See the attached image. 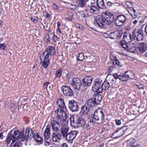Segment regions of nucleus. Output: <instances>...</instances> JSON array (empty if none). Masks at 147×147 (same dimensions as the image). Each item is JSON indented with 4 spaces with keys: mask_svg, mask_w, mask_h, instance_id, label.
Segmentation results:
<instances>
[{
    "mask_svg": "<svg viewBox=\"0 0 147 147\" xmlns=\"http://www.w3.org/2000/svg\"><path fill=\"white\" fill-rule=\"evenodd\" d=\"M109 34L107 33H104L103 35V36L105 38H107L109 36Z\"/></svg>",
    "mask_w": 147,
    "mask_h": 147,
    "instance_id": "54",
    "label": "nucleus"
},
{
    "mask_svg": "<svg viewBox=\"0 0 147 147\" xmlns=\"http://www.w3.org/2000/svg\"><path fill=\"white\" fill-rule=\"evenodd\" d=\"M129 43L125 42H124V41H120L121 45L123 48H124V49H125L127 51H129V50L131 52H134L133 50L135 49V50H136V47H134L133 48H131V49H130L129 46L127 44Z\"/></svg>",
    "mask_w": 147,
    "mask_h": 147,
    "instance_id": "27",
    "label": "nucleus"
},
{
    "mask_svg": "<svg viewBox=\"0 0 147 147\" xmlns=\"http://www.w3.org/2000/svg\"><path fill=\"white\" fill-rule=\"evenodd\" d=\"M70 125L73 127L76 128L79 126L82 127H84L86 124L85 121L81 117L73 116L70 118Z\"/></svg>",
    "mask_w": 147,
    "mask_h": 147,
    "instance_id": "4",
    "label": "nucleus"
},
{
    "mask_svg": "<svg viewBox=\"0 0 147 147\" xmlns=\"http://www.w3.org/2000/svg\"><path fill=\"white\" fill-rule=\"evenodd\" d=\"M63 70L61 68H60L57 70L55 72V76L57 78H60L61 76Z\"/></svg>",
    "mask_w": 147,
    "mask_h": 147,
    "instance_id": "35",
    "label": "nucleus"
},
{
    "mask_svg": "<svg viewBox=\"0 0 147 147\" xmlns=\"http://www.w3.org/2000/svg\"><path fill=\"white\" fill-rule=\"evenodd\" d=\"M123 39L124 42L127 43H130L133 40L131 34L127 32H124Z\"/></svg>",
    "mask_w": 147,
    "mask_h": 147,
    "instance_id": "21",
    "label": "nucleus"
},
{
    "mask_svg": "<svg viewBox=\"0 0 147 147\" xmlns=\"http://www.w3.org/2000/svg\"><path fill=\"white\" fill-rule=\"evenodd\" d=\"M8 134H7V136L6 138V141L7 144H9L11 141V140L12 142L11 143V147H20V141L19 140L18 141H13L12 140V138L9 137Z\"/></svg>",
    "mask_w": 147,
    "mask_h": 147,
    "instance_id": "17",
    "label": "nucleus"
},
{
    "mask_svg": "<svg viewBox=\"0 0 147 147\" xmlns=\"http://www.w3.org/2000/svg\"><path fill=\"white\" fill-rule=\"evenodd\" d=\"M101 87H102V90H108L110 87L109 83L107 81H105L102 84L101 83Z\"/></svg>",
    "mask_w": 147,
    "mask_h": 147,
    "instance_id": "32",
    "label": "nucleus"
},
{
    "mask_svg": "<svg viewBox=\"0 0 147 147\" xmlns=\"http://www.w3.org/2000/svg\"><path fill=\"white\" fill-rule=\"evenodd\" d=\"M69 130V127L66 126H63L61 127L60 131L61 135L63 138H66L68 134Z\"/></svg>",
    "mask_w": 147,
    "mask_h": 147,
    "instance_id": "23",
    "label": "nucleus"
},
{
    "mask_svg": "<svg viewBox=\"0 0 147 147\" xmlns=\"http://www.w3.org/2000/svg\"><path fill=\"white\" fill-rule=\"evenodd\" d=\"M46 37L47 38V41H48V42H50V40L49 39V38H50V37L49 36V34L48 35V37H47V36H46Z\"/></svg>",
    "mask_w": 147,
    "mask_h": 147,
    "instance_id": "60",
    "label": "nucleus"
},
{
    "mask_svg": "<svg viewBox=\"0 0 147 147\" xmlns=\"http://www.w3.org/2000/svg\"><path fill=\"white\" fill-rule=\"evenodd\" d=\"M114 63V64L116 65L119 68H120V67H122V65L120 64L119 61L118 60H116L115 61V62L113 61V63Z\"/></svg>",
    "mask_w": 147,
    "mask_h": 147,
    "instance_id": "42",
    "label": "nucleus"
},
{
    "mask_svg": "<svg viewBox=\"0 0 147 147\" xmlns=\"http://www.w3.org/2000/svg\"><path fill=\"white\" fill-rule=\"evenodd\" d=\"M6 48V45L5 43L0 44V49L3 50H5V48Z\"/></svg>",
    "mask_w": 147,
    "mask_h": 147,
    "instance_id": "45",
    "label": "nucleus"
},
{
    "mask_svg": "<svg viewBox=\"0 0 147 147\" xmlns=\"http://www.w3.org/2000/svg\"><path fill=\"white\" fill-rule=\"evenodd\" d=\"M56 53L55 48L52 46H48L44 52L41 54L43 56H45L46 58H49V56L54 55Z\"/></svg>",
    "mask_w": 147,
    "mask_h": 147,
    "instance_id": "8",
    "label": "nucleus"
},
{
    "mask_svg": "<svg viewBox=\"0 0 147 147\" xmlns=\"http://www.w3.org/2000/svg\"><path fill=\"white\" fill-rule=\"evenodd\" d=\"M88 6L90 8L89 11L90 13L98 14L99 13L100 9L97 7L96 5V1L94 0H92Z\"/></svg>",
    "mask_w": 147,
    "mask_h": 147,
    "instance_id": "10",
    "label": "nucleus"
},
{
    "mask_svg": "<svg viewBox=\"0 0 147 147\" xmlns=\"http://www.w3.org/2000/svg\"><path fill=\"white\" fill-rule=\"evenodd\" d=\"M113 14L108 11L103 12L101 16H98L95 19V25L100 28H106V25H110L114 21Z\"/></svg>",
    "mask_w": 147,
    "mask_h": 147,
    "instance_id": "2",
    "label": "nucleus"
},
{
    "mask_svg": "<svg viewBox=\"0 0 147 147\" xmlns=\"http://www.w3.org/2000/svg\"><path fill=\"white\" fill-rule=\"evenodd\" d=\"M56 32L57 33L58 32H59L60 33H61V32L59 28H57V29L56 30Z\"/></svg>",
    "mask_w": 147,
    "mask_h": 147,
    "instance_id": "62",
    "label": "nucleus"
},
{
    "mask_svg": "<svg viewBox=\"0 0 147 147\" xmlns=\"http://www.w3.org/2000/svg\"><path fill=\"white\" fill-rule=\"evenodd\" d=\"M142 28L143 26L140 29H136L134 30L131 35L133 39L137 41H141L143 39V33L142 30Z\"/></svg>",
    "mask_w": 147,
    "mask_h": 147,
    "instance_id": "6",
    "label": "nucleus"
},
{
    "mask_svg": "<svg viewBox=\"0 0 147 147\" xmlns=\"http://www.w3.org/2000/svg\"><path fill=\"white\" fill-rule=\"evenodd\" d=\"M116 67L115 66V65L114 64V63L113 62L112 64V65L109 67V70L110 72L109 74H110V72L112 71L113 69H114Z\"/></svg>",
    "mask_w": 147,
    "mask_h": 147,
    "instance_id": "40",
    "label": "nucleus"
},
{
    "mask_svg": "<svg viewBox=\"0 0 147 147\" xmlns=\"http://www.w3.org/2000/svg\"><path fill=\"white\" fill-rule=\"evenodd\" d=\"M62 116L61 118L63 120H66L67 118V115L65 112L63 111L62 113Z\"/></svg>",
    "mask_w": 147,
    "mask_h": 147,
    "instance_id": "43",
    "label": "nucleus"
},
{
    "mask_svg": "<svg viewBox=\"0 0 147 147\" xmlns=\"http://www.w3.org/2000/svg\"><path fill=\"white\" fill-rule=\"evenodd\" d=\"M67 14L70 17H72L73 16V13L70 12L67 13Z\"/></svg>",
    "mask_w": 147,
    "mask_h": 147,
    "instance_id": "58",
    "label": "nucleus"
},
{
    "mask_svg": "<svg viewBox=\"0 0 147 147\" xmlns=\"http://www.w3.org/2000/svg\"><path fill=\"white\" fill-rule=\"evenodd\" d=\"M31 20L34 23H36L38 21V20H36L35 18H34L33 17H31L30 18Z\"/></svg>",
    "mask_w": 147,
    "mask_h": 147,
    "instance_id": "49",
    "label": "nucleus"
},
{
    "mask_svg": "<svg viewBox=\"0 0 147 147\" xmlns=\"http://www.w3.org/2000/svg\"><path fill=\"white\" fill-rule=\"evenodd\" d=\"M61 147H67V144L66 143H63L61 145Z\"/></svg>",
    "mask_w": 147,
    "mask_h": 147,
    "instance_id": "59",
    "label": "nucleus"
},
{
    "mask_svg": "<svg viewBox=\"0 0 147 147\" xmlns=\"http://www.w3.org/2000/svg\"><path fill=\"white\" fill-rule=\"evenodd\" d=\"M52 38L54 41L56 42V41L59 38L57 36H56L55 34H54L53 35Z\"/></svg>",
    "mask_w": 147,
    "mask_h": 147,
    "instance_id": "46",
    "label": "nucleus"
},
{
    "mask_svg": "<svg viewBox=\"0 0 147 147\" xmlns=\"http://www.w3.org/2000/svg\"><path fill=\"white\" fill-rule=\"evenodd\" d=\"M51 6L53 8L55 9H59L58 7L55 4H52Z\"/></svg>",
    "mask_w": 147,
    "mask_h": 147,
    "instance_id": "48",
    "label": "nucleus"
},
{
    "mask_svg": "<svg viewBox=\"0 0 147 147\" xmlns=\"http://www.w3.org/2000/svg\"><path fill=\"white\" fill-rule=\"evenodd\" d=\"M126 20L125 16L123 15H118L114 20V22L116 26H120L125 23Z\"/></svg>",
    "mask_w": 147,
    "mask_h": 147,
    "instance_id": "12",
    "label": "nucleus"
},
{
    "mask_svg": "<svg viewBox=\"0 0 147 147\" xmlns=\"http://www.w3.org/2000/svg\"><path fill=\"white\" fill-rule=\"evenodd\" d=\"M55 131L52 134L51 139L53 142H57V140H61V136L59 130Z\"/></svg>",
    "mask_w": 147,
    "mask_h": 147,
    "instance_id": "19",
    "label": "nucleus"
},
{
    "mask_svg": "<svg viewBox=\"0 0 147 147\" xmlns=\"http://www.w3.org/2000/svg\"><path fill=\"white\" fill-rule=\"evenodd\" d=\"M34 131L30 128H27L25 131L23 129L21 131L18 130H11L8 133L9 137L12 138L13 141H24L30 140Z\"/></svg>",
    "mask_w": 147,
    "mask_h": 147,
    "instance_id": "1",
    "label": "nucleus"
},
{
    "mask_svg": "<svg viewBox=\"0 0 147 147\" xmlns=\"http://www.w3.org/2000/svg\"><path fill=\"white\" fill-rule=\"evenodd\" d=\"M96 5L98 8L102 9H107V7L105 5L104 3L103 0H97Z\"/></svg>",
    "mask_w": 147,
    "mask_h": 147,
    "instance_id": "29",
    "label": "nucleus"
},
{
    "mask_svg": "<svg viewBox=\"0 0 147 147\" xmlns=\"http://www.w3.org/2000/svg\"><path fill=\"white\" fill-rule=\"evenodd\" d=\"M57 27H58L57 28H59V26L61 25V24L59 22H57Z\"/></svg>",
    "mask_w": 147,
    "mask_h": 147,
    "instance_id": "63",
    "label": "nucleus"
},
{
    "mask_svg": "<svg viewBox=\"0 0 147 147\" xmlns=\"http://www.w3.org/2000/svg\"><path fill=\"white\" fill-rule=\"evenodd\" d=\"M102 99V96L101 94H96L93 95L92 98L87 100V105L90 107L96 106L100 104Z\"/></svg>",
    "mask_w": 147,
    "mask_h": 147,
    "instance_id": "5",
    "label": "nucleus"
},
{
    "mask_svg": "<svg viewBox=\"0 0 147 147\" xmlns=\"http://www.w3.org/2000/svg\"><path fill=\"white\" fill-rule=\"evenodd\" d=\"M138 83L137 84H135V85L137 86V87L139 89H144L143 87L142 86V85L138 84Z\"/></svg>",
    "mask_w": 147,
    "mask_h": 147,
    "instance_id": "47",
    "label": "nucleus"
},
{
    "mask_svg": "<svg viewBox=\"0 0 147 147\" xmlns=\"http://www.w3.org/2000/svg\"><path fill=\"white\" fill-rule=\"evenodd\" d=\"M41 63H42V66L45 68H47L49 65V58H46L45 56L41 55L40 56Z\"/></svg>",
    "mask_w": 147,
    "mask_h": 147,
    "instance_id": "20",
    "label": "nucleus"
},
{
    "mask_svg": "<svg viewBox=\"0 0 147 147\" xmlns=\"http://www.w3.org/2000/svg\"><path fill=\"white\" fill-rule=\"evenodd\" d=\"M134 11H133V12L131 11L129 12V13L130 14V15L132 17H134Z\"/></svg>",
    "mask_w": 147,
    "mask_h": 147,
    "instance_id": "56",
    "label": "nucleus"
},
{
    "mask_svg": "<svg viewBox=\"0 0 147 147\" xmlns=\"http://www.w3.org/2000/svg\"><path fill=\"white\" fill-rule=\"evenodd\" d=\"M145 33L147 34V25L145 27Z\"/></svg>",
    "mask_w": 147,
    "mask_h": 147,
    "instance_id": "64",
    "label": "nucleus"
},
{
    "mask_svg": "<svg viewBox=\"0 0 147 147\" xmlns=\"http://www.w3.org/2000/svg\"><path fill=\"white\" fill-rule=\"evenodd\" d=\"M102 81L98 78H96L93 83L92 87V90L97 93H100L102 92L101 87Z\"/></svg>",
    "mask_w": 147,
    "mask_h": 147,
    "instance_id": "7",
    "label": "nucleus"
},
{
    "mask_svg": "<svg viewBox=\"0 0 147 147\" xmlns=\"http://www.w3.org/2000/svg\"><path fill=\"white\" fill-rule=\"evenodd\" d=\"M88 10L85 8L82 11H80L78 12L79 16L81 18H86L89 16Z\"/></svg>",
    "mask_w": 147,
    "mask_h": 147,
    "instance_id": "25",
    "label": "nucleus"
},
{
    "mask_svg": "<svg viewBox=\"0 0 147 147\" xmlns=\"http://www.w3.org/2000/svg\"><path fill=\"white\" fill-rule=\"evenodd\" d=\"M63 110V109L60 108L57 109L56 111H55V113L57 114L58 119H61V118L62 115V113L64 111Z\"/></svg>",
    "mask_w": 147,
    "mask_h": 147,
    "instance_id": "34",
    "label": "nucleus"
},
{
    "mask_svg": "<svg viewBox=\"0 0 147 147\" xmlns=\"http://www.w3.org/2000/svg\"><path fill=\"white\" fill-rule=\"evenodd\" d=\"M93 78L91 76H87L83 78L82 80V86L87 87L90 86L92 83Z\"/></svg>",
    "mask_w": 147,
    "mask_h": 147,
    "instance_id": "16",
    "label": "nucleus"
},
{
    "mask_svg": "<svg viewBox=\"0 0 147 147\" xmlns=\"http://www.w3.org/2000/svg\"><path fill=\"white\" fill-rule=\"evenodd\" d=\"M50 145V143L48 141H45V145L46 146Z\"/></svg>",
    "mask_w": 147,
    "mask_h": 147,
    "instance_id": "57",
    "label": "nucleus"
},
{
    "mask_svg": "<svg viewBox=\"0 0 147 147\" xmlns=\"http://www.w3.org/2000/svg\"><path fill=\"white\" fill-rule=\"evenodd\" d=\"M135 10L133 8V7H129L128 8V11L129 12L132 11L133 12V11H134V10Z\"/></svg>",
    "mask_w": 147,
    "mask_h": 147,
    "instance_id": "52",
    "label": "nucleus"
},
{
    "mask_svg": "<svg viewBox=\"0 0 147 147\" xmlns=\"http://www.w3.org/2000/svg\"><path fill=\"white\" fill-rule=\"evenodd\" d=\"M127 129V126L123 127L115 132L112 136L114 138L117 139L122 136Z\"/></svg>",
    "mask_w": 147,
    "mask_h": 147,
    "instance_id": "14",
    "label": "nucleus"
},
{
    "mask_svg": "<svg viewBox=\"0 0 147 147\" xmlns=\"http://www.w3.org/2000/svg\"><path fill=\"white\" fill-rule=\"evenodd\" d=\"M138 49L140 52L144 53L147 50V45L146 44L142 42L139 45Z\"/></svg>",
    "mask_w": 147,
    "mask_h": 147,
    "instance_id": "31",
    "label": "nucleus"
},
{
    "mask_svg": "<svg viewBox=\"0 0 147 147\" xmlns=\"http://www.w3.org/2000/svg\"><path fill=\"white\" fill-rule=\"evenodd\" d=\"M117 39L120 38L121 37L123 33L122 31L118 30L116 31Z\"/></svg>",
    "mask_w": 147,
    "mask_h": 147,
    "instance_id": "38",
    "label": "nucleus"
},
{
    "mask_svg": "<svg viewBox=\"0 0 147 147\" xmlns=\"http://www.w3.org/2000/svg\"><path fill=\"white\" fill-rule=\"evenodd\" d=\"M115 5L114 3H112L111 1H108L107 3V6L106 7H107V9L109 7H110L113 5Z\"/></svg>",
    "mask_w": 147,
    "mask_h": 147,
    "instance_id": "44",
    "label": "nucleus"
},
{
    "mask_svg": "<svg viewBox=\"0 0 147 147\" xmlns=\"http://www.w3.org/2000/svg\"><path fill=\"white\" fill-rule=\"evenodd\" d=\"M138 16V14L137 13V12H136V10L134 11V18H136L137 17V16Z\"/></svg>",
    "mask_w": 147,
    "mask_h": 147,
    "instance_id": "53",
    "label": "nucleus"
},
{
    "mask_svg": "<svg viewBox=\"0 0 147 147\" xmlns=\"http://www.w3.org/2000/svg\"><path fill=\"white\" fill-rule=\"evenodd\" d=\"M68 106L69 110L72 112L76 111L78 110V106L77 102L74 100H69Z\"/></svg>",
    "mask_w": 147,
    "mask_h": 147,
    "instance_id": "15",
    "label": "nucleus"
},
{
    "mask_svg": "<svg viewBox=\"0 0 147 147\" xmlns=\"http://www.w3.org/2000/svg\"><path fill=\"white\" fill-rule=\"evenodd\" d=\"M84 129H88L89 128V125L88 124L86 125L85 124V126L84 127Z\"/></svg>",
    "mask_w": 147,
    "mask_h": 147,
    "instance_id": "55",
    "label": "nucleus"
},
{
    "mask_svg": "<svg viewBox=\"0 0 147 147\" xmlns=\"http://www.w3.org/2000/svg\"><path fill=\"white\" fill-rule=\"evenodd\" d=\"M61 89L65 96L68 97H71L74 95L73 91L69 86H63L61 87Z\"/></svg>",
    "mask_w": 147,
    "mask_h": 147,
    "instance_id": "13",
    "label": "nucleus"
},
{
    "mask_svg": "<svg viewBox=\"0 0 147 147\" xmlns=\"http://www.w3.org/2000/svg\"><path fill=\"white\" fill-rule=\"evenodd\" d=\"M50 124L53 130L54 131H59V130L60 124L57 121L52 120L50 122Z\"/></svg>",
    "mask_w": 147,
    "mask_h": 147,
    "instance_id": "22",
    "label": "nucleus"
},
{
    "mask_svg": "<svg viewBox=\"0 0 147 147\" xmlns=\"http://www.w3.org/2000/svg\"><path fill=\"white\" fill-rule=\"evenodd\" d=\"M43 15L47 19H49L51 16L49 13L47 12H44Z\"/></svg>",
    "mask_w": 147,
    "mask_h": 147,
    "instance_id": "41",
    "label": "nucleus"
},
{
    "mask_svg": "<svg viewBox=\"0 0 147 147\" xmlns=\"http://www.w3.org/2000/svg\"><path fill=\"white\" fill-rule=\"evenodd\" d=\"M31 136L32 138H33L34 140L36 142H41L42 141V138L39 136L37 132H34V133L33 132Z\"/></svg>",
    "mask_w": 147,
    "mask_h": 147,
    "instance_id": "30",
    "label": "nucleus"
},
{
    "mask_svg": "<svg viewBox=\"0 0 147 147\" xmlns=\"http://www.w3.org/2000/svg\"><path fill=\"white\" fill-rule=\"evenodd\" d=\"M129 74H131V73L127 71L124 74L115 73L113 75V76L115 79H119L121 81H126L128 80L129 78H131L130 77Z\"/></svg>",
    "mask_w": 147,
    "mask_h": 147,
    "instance_id": "9",
    "label": "nucleus"
},
{
    "mask_svg": "<svg viewBox=\"0 0 147 147\" xmlns=\"http://www.w3.org/2000/svg\"><path fill=\"white\" fill-rule=\"evenodd\" d=\"M71 84L74 89L77 91L79 90L82 86V81L79 78L77 77L74 78L73 79L72 82Z\"/></svg>",
    "mask_w": 147,
    "mask_h": 147,
    "instance_id": "11",
    "label": "nucleus"
},
{
    "mask_svg": "<svg viewBox=\"0 0 147 147\" xmlns=\"http://www.w3.org/2000/svg\"><path fill=\"white\" fill-rule=\"evenodd\" d=\"M104 115L102 111L100 109L96 110L93 113L89 116V121L94 125L96 121L102 122L104 118Z\"/></svg>",
    "mask_w": 147,
    "mask_h": 147,
    "instance_id": "3",
    "label": "nucleus"
},
{
    "mask_svg": "<svg viewBox=\"0 0 147 147\" xmlns=\"http://www.w3.org/2000/svg\"><path fill=\"white\" fill-rule=\"evenodd\" d=\"M110 38L112 39H116V31L112 32L109 34Z\"/></svg>",
    "mask_w": 147,
    "mask_h": 147,
    "instance_id": "39",
    "label": "nucleus"
},
{
    "mask_svg": "<svg viewBox=\"0 0 147 147\" xmlns=\"http://www.w3.org/2000/svg\"><path fill=\"white\" fill-rule=\"evenodd\" d=\"M77 59L78 61H82L84 59V53H80L77 57Z\"/></svg>",
    "mask_w": 147,
    "mask_h": 147,
    "instance_id": "37",
    "label": "nucleus"
},
{
    "mask_svg": "<svg viewBox=\"0 0 147 147\" xmlns=\"http://www.w3.org/2000/svg\"><path fill=\"white\" fill-rule=\"evenodd\" d=\"M81 110L79 113V115L80 116H82L85 114H87L89 112V109L87 106L84 105L81 107Z\"/></svg>",
    "mask_w": 147,
    "mask_h": 147,
    "instance_id": "26",
    "label": "nucleus"
},
{
    "mask_svg": "<svg viewBox=\"0 0 147 147\" xmlns=\"http://www.w3.org/2000/svg\"><path fill=\"white\" fill-rule=\"evenodd\" d=\"M57 104L61 109H63L64 110L67 109L65 105V102L63 99L60 98L58 99L57 100Z\"/></svg>",
    "mask_w": 147,
    "mask_h": 147,
    "instance_id": "28",
    "label": "nucleus"
},
{
    "mask_svg": "<svg viewBox=\"0 0 147 147\" xmlns=\"http://www.w3.org/2000/svg\"><path fill=\"white\" fill-rule=\"evenodd\" d=\"M136 142L135 139L133 138H130L127 140V146H132Z\"/></svg>",
    "mask_w": 147,
    "mask_h": 147,
    "instance_id": "33",
    "label": "nucleus"
},
{
    "mask_svg": "<svg viewBox=\"0 0 147 147\" xmlns=\"http://www.w3.org/2000/svg\"><path fill=\"white\" fill-rule=\"evenodd\" d=\"M50 125H47L45 130L44 133V137L45 141L48 140L50 136Z\"/></svg>",
    "mask_w": 147,
    "mask_h": 147,
    "instance_id": "24",
    "label": "nucleus"
},
{
    "mask_svg": "<svg viewBox=\"0 0 147 147\" xmlns=\"http://www.w3.org/2000/svg\"><path fill=\"white\" fill-rule=\"evenodd\" d=\"M78 6L79 7H85L86 5L85 3V0L82 1V0H78Z\"/></svg>",
    "mask_w": 147,
    "mask_h": 147,
    "instance_id": "36",
    "label": "nucleus"
},
{
    "mask_svg": "<svg viewBox=\"0 0 147 147\" xmlns=\"http://www.w3.org/2000/svg\"><path fill=\"white\" fill-rule=\"evenodd\" d=\"M116 124L117 125H120L121 124V122L120 120L117 119L115 120Z\"/></svg>",
    "mask_w": 147,
    "mask_h": 147,
    "instance_id": "51",
    "label": "nucleus"
},
{
    "mask_svg": "<svg viewBox=\"0 0 147 147\" xmlns=\"http://www.w3.org/2000/svg\"><path fill=\"white\" fill-rule=\"evenodd\" d=\"M78 133V132L76 131H71L68 134L65 138L66 139L67 141L70 142V143L76 137Z\"/></svg>",
    "mask_w": 147,
    "mask_h": 147,
    "instance_id": "18",
    "label": "nucleus"
},
{
    "mask_svg": "<svg viewBox=\"0 0 147 147\" xmlns=\"http://www.w3.org/2000/svg\"><path fill=\"white\" fill-rule=\"evenodd\" d=\"M50 84V83L49 82H47L43 84V87L45 88H47L49 84Z\"/></svg>",
    "mask_w": 147,
    "mask_h": 147,
    "instance_id": "50",
    "label": "nucleus"
},
{
    "mask_svg": "<svg viewBox=\"0 0 147 147\" xmlns=\"http://www.w3.org/2000/svg\"><path fill=\"white\" fill-rule=\"evenodd\" d=\"M140 146V144H138L137 145H134V146H131L130 147H139Z\"/></svg>",
    "mask_w": 147,
    "mask_h": 147,
    "instance_id": "61",
    "label": "nucleus"
}]
</instances>
